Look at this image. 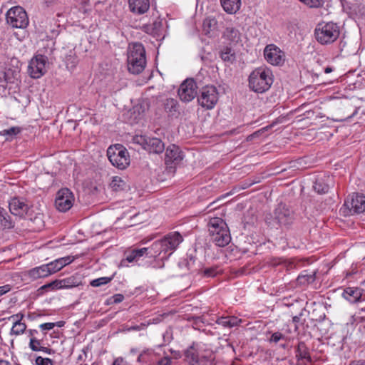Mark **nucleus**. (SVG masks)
Returning a JSON list of instances; mask_svg holds the SVG:
<instances>
[{
    "label": "nucleus",
    "instance_id": "45",
    "mask_svg": "<svg viewBox=\"0 0 365 365\" xmlns=\"http://www.w3.org/2000/svg\"><path fill=\"white\" fill-rule=\"evenodd\" d=\"M30 220L36 225V226L32 227L34 230H40L44 226L41 216H35L34 219L31 218Z\"/></svg>",
    "mask_w": 365,
    "mask_h": 365
},
{
    "label": "nucleus",
    "instance_id": "27",
    "mask_svg": "<svg viewBox=\"0 0 365 365\" xmlns=\"http://www.w3.org/2000/svg\"><path fill=\"white\" fill-rule=\"evenodd\" d=\"M178 103L174 98H168L164 102V109L171 116H178L180 114Z\"/></svg>",
    "mask_w": 365,
    "mask_h": 365
},
{
    "label": "nucleus",
    "instance_id": "33",
    "mask_svg": "<svg viewBox=\"0 0 365 365\" xmlns=\"http://www.w3.org/2000/svg\"><path fill=\"white\" fill-rule=\"evenodd\" d=\"M61 282H60V279H56L54 281H52L49 283H47V284L41 286L38 289V292L40 294H42L44 292H48L50 290L59 289H61Z\"/></svg>",
    "mask_w": 365,
    "mask_h": 365
},
{
    "label": "nucleus",
    "instance_id": "51",
    "mask_svg": "<svg viewBox=\"0 0 365 365\" xmlns=\"http://www.w3.org/2000/svg\"><path fill=\"white\" fill-rule=\"evenodd\" d=\"M195 262V259L193 257H190V259L187 262L186 266L189 270L192 272L200 273V269L194 267Z\"/></svg>",
    "mask_w": 365,
    "mask_h": 365
},
{
    "label": "nucleus",
    "instance_id": "17",
    "mask_svg": "<svg viewBox=\"0 0 365 365\" xmlns=\"http://www.w3.org/2000/svg\"><path fill=\"white\" fill-rule=\"evenodd\" d=\"M9 207L11 214L20 217L26 215L29 210V206L26 202V200L19 197H14L11 199L9 202Z\"/></svg>",
    "mask_w": 365,
    "mask_h": 365
},
{
    "label": "nucleus",
    "instance_id": "39",
    "mask_svg": "<svg viewBox=\"0 0 365 365\" xmlns=\"http://www.w3.org/2000/svg\"><path fill=\"white\" fill-rule=\"evenodd\" d=\"M153 356L152 351L149 350L143 351L138 357V361L140 363H148L150 361Z\"/></svg>",
    "mask_w": 365,
    "mask_h": 365
},
{
    "label": "nucleus",
    "instance_id": "61",
    "mask_svg": "<svg viewBox=\"0 0 365 365\" xmlns=\"http://www.w3.org/2000/svg\"><path fill=\"white\" fill-rule=\"evenodd\" d=\"M212 358V354L211 352L209 353V355H202L200 356V363L203 360L208 361L211 360Z\"/></svg>",
    "mask_w": 365,
    "mask_h": 365
},
{
    "label": "nucleus",
    "instance_id": "53",
    "mask_svg": "<svg viewBox=\"0 0 365 365\" xmlns=\"http://www.w3.org/2000/svg\"><path fill=\"white\" fill-rule=\"evenodd\" d=\"M172 364V359L170 356H164L161 359H160L155 365H171Z\"/></svg>",
    "mask_w": 365,
    "mask_h": 365
},
{
    "label": "nucleus",
    "instance_id": "12",
    "mask_svg": "<svg viewBox=\"0 0 365 365\" xmlns=\"http://www.w3.org/2000/svg\"><path fill=\"white\" fill-rule=\"evenodd\" d=\"M264 56L267 61L274 66H281L285 61L284 52L274 44H269L264 48Z\"/></svg>",
    "mask_w": 365,
    "mask_h": 365
},
{
    "label": "nucleus",
    "instance_id": "44",
    "mask_svg": "<svg viewBox=\"0 0 365 365\" xmlns=\"http://www.w3.org/2000/svg\"><path fill=\"white\" fill-rule=\"evenodd\" d=\"M57 261L56 259L53 262H51L48 264H46V266L47 267V270L48 272V274L51 275L53 273H56V272L61 270L60 267H58V264H57Z\"/></svg>",
    "mask_w": 365,
    "mask_h": 365
},
{
    "label": "nucleus",
    "instance_id": "48",
    "mask_svg": "<svg viewBox=\"0 0 365 365\" xmlns=\"http://www.w3.org/2000/svg\"><path fill=\"white\" fill-rule=\"evenodd\" d=\"M123 299H124V296L123 294H114L113 297H111L108 299V304H118V303L123 302Z\"/></svg>",
    "mask_w": 365,
    "mask_h": 365
},
{
    "label": "nucleus",
    "instance_id": "62",
    "mask_svg": "<svg viewBox=\"0 0 365 365\" xmlns=\"http://www.w3.org/2000/svg\"><path fill=\"white\" fill-rule=\"evenodd\" d=\"M40 351L45 352L46 354H51L54 353V351L53 349H49L48 347L42 346L40 347Z\"/></svg>",
    "mask_w": 365,
    "mask_h": 365
},
{
    "label": "nucleus",
    "instance_id": "5",
    "mask_svg": "<svg viewBox=\"0 0 365 365\" xmlns=\"http://www.w3.org/2000/svg\"><path fill=\"white\" fill-rule=\"evenodd\" d=\"M339 26L333 22L319 24L314 31L317 41L324 45L334 42L339 38Z\"/></svg>",
    "mask_w": 365,
    "mask_h": 365
},
{
    "label": "nucleus",
    "instance_id": "14",
    "mask_svg": "<svg viewBox=\"0 0 365 365\" xmlns=\"http://www.w3.org/2000/svg\"><path fill=\"white\" fill-rule=\"evenodd\" d=\"M182 159V152L178 146L173 144L167 148L165 157V163L167 167L170 169L175 168Z\"/></svg>",
    "mask_w": 365,
    "mask_h": 365
},
{
    "label": "nucleus",
    "instance_id": "29",
    "mask_svg": "<svg viewBox=\"0 0 365 365\" xmlns=\"http://www.w3.org/2000/svg\"><path fill=\"white\" fill-rule=\"evenodd\" d=\"M220 56L224 62L228 63H232L236 58L235 51L229 46H225L220 51Z\"/></svg>",
    "mask_w": 365,
    "mask_h": 365
},
{
    "label": "nucleus",
    "instance_id": "58",
    "mask_svg": "<svg viewBox=\"0 0 365 365\" xmlns=\"http://www.w3.org/2000/svg\"><path fill=\"white\" fill-rule=\"evenodd\" d=\"M151 25L153 26L155 34H158V33L160 31V29L162 26L161 22L155 21Z\"/></svg>",
    "mask_w": 365,
    "mask_h": 365
},
{
    "label": "nucleus",
    "instance_id": "26",
    "mask_svg": "<svg viewBox=\"0 0 365 365\" xmlns=\"http://www.w3.org/2000/svg\"><path fill=\"white\" fill-rule=\"evenodd\" d=\"M222 36L232 43H237L240 40V33L234 27H227L223 32Z\"/></svg>",
    "mask_w": 365,
    "mask_h": 365
},
{
    "label": "nucleus",
    "instance_id": "1",
    "mask_svg": "<svg viewBox=\"0 0 365 365\" xmlns=\"http://www.w3.org/2000/svg\"><path fill=\"white\" fill-rule=\"evenodd\" d=\"M182 240L183 238L178 232H171L163 239L153 242L150 247H145L147 250L145 254L149 257H156L163 255L161 259H167Z\"/></svg>",
    "mask_w": 365,
    "mask_h": 365
},
{
    "label": "nucleus",
    "instance_id": "15",
    "mask_svg": "<svg viewBox=\"0 0 365 365\" xmlns=\"http://www.w3.org/2000/svg\"><path fill=\"white\" fill-rule=\"evenodd\" d=\"M46 58L38 56L32 58L28 67V71L33 78H38L46 73Z\"/></svg>",
    "mask_w": 365,
    "mask_h": 365
},
{
    "label": "nucleus",
    "instance_id": "60",
    "mask_svg": "<svg viewBox=\"0 0 365 365\" xmlns=\"http://www.w3.org/2000/svg\"><path fill=\"white\" fill-rule=\"evenodd\" d=\"M11 289L10 285H4L0 287V296H2L3 294L7 293Z\"/></svg>",
    "mask_w": 365,
    "mask_h": 365
},
{
    "label": "nucleus",
    "instance_id": "30",
    "mask_svg": "<svg viewBox=\"0 0 365 365\" xmlns=\"http://www.w3.org/2000/svg\"><path fill=\"white\" fill-rule=\"evenodd\" d=\"M14 227V223L10 215L5 209L0 207V228L11 229Z\"/></svg>",
    "mask_w": 365,
    "mask_h": 365
},
{
    "label": "nucleus",
    "instance_id": "36",
    "mask_svg": "<svg viewBox=\"0 0 365 365\" xmlns=\"http://www.w3.org/2000/svg\"><path fill=\"white\" fill-rule=\"evenodd\" d=\"M26 329V325L25 323L14 322L13 327L11 329L10 334L11 335H19L25 332Z\"/></svg>",
    "mask_w": 365,
    "mask_h": 365
},
{
    "label": "nucleus",
    "instance_id": "31",
    "mask_svg": "<svg viewBox=\"0 0 365 365\" xmlns=\"http://www.w3.org/2000/svg\"><path fill=\"white\" fill-rule=\"evenodd\" d=\"M21 132V128L18 126L11 127L0 132V135L5 137V140L11 141Z\"/></svg>",
    "mask_w": 365,
    "mask_h": 365
},
{
    "label": "nucleus",
    "instance_id": "52",
    "mask_svg": "<svg viewBox=\"0 0 365 365\" xmlns=\"http://www.w3.org/2000/svg\"><path fill=\"white\" fill-rule=\"evenodd\" d=\"M216 322L224 327H230V319H229V316L222 317L218 318Z\"/></svg>",
    "mask_w": 365,
    "mask_h": 365
},
{
    "label": "nucleus",
    "instance_id": "22",
    "mask_svg": "<svg viewBox=\"0 0 365 365\" xmlns=\"http://www.w3.org/2000/svg\"><path fill=\"white\" fill-rule=\"evenodd\" d=\"M61 289H69L82 284V277L80 274H75L69 277L60 279Z\"/></svg>",
    "mask_w": 365,
    "mask_h": 365
},
{
    "label": "nucleus",
    "instance_id": "10",
    "mask_svg": "<svg viewBox=\"0 0 365 365\" xmlns=\"http://www.w3.org/2000/svg\"><path fill=\"white\" fill-rule=\"evenodd\" d=\"M134 140L143 146V148L150 153H161L165 150V145L163 141L158 138H150L147 136H135Z\"/></svg>",
    "mask_w": 365,
    "mask_h": 365
},
{
    "label": "nucleus",
    "instance_id": "42",
    "mask_svg": "<svg viewBox=\"0 0 365 365\" xmlns=\"http://www.w3.org/2000/svg\"><path fill=\"white\" fill-rule=\"evenodd\" d=\"M310 8H319L322 6L324 0H299Z\"/></svg>",
    "mask_w": 365,
    "mask_h": 365
},
{
    "label": "nucleus",
    "instance_id": "59",
    "mask_svg": "<svg viewBox=\"0 0 365 365\" xmlns=\"http://www.w3.org/2000/svg\"><path fill=\"white\" fill-rule=\"evenodd\" d=\"M113 365H128V364L122 357H119L115 359Z\"/></svg>",
    "mask_w": 365,
    "mask_h": 365
},
{
    "label": "nucleus",
    "instance_id": "19",
    "mask_svg": "<svg viewBox=\"0 0 365 365\" xmlns=\"http://www.w3.org/2000/svg\"><path fill=\"white\" fill-rule=\"evenodd\" d=\"M128 8L135 15H143L150 9V0H128Z\"/></svg>",
    "mask_w": 365,
    "mask_h": 365
},
{
    "label": "nucleus",
    "instance_id": "57",
    "mask_svg": "<svg viewBox=\"0 0 365 365\" xmlns=\"http://www.w3.org/2000/svg\"><path fill=\"white\" fill-rule=\"evenodd\" d=\"M229 319H230V327L237 326L240 322V320H238V319L235 317L229 316Z\"/></svg>",
    "mask_w": 365,
    "mask_h": 365
},
{
    "label": "nucleus",
    "instance_id": "38",
    "mask_svg": "<svg viewBox=\"0 0 365 365\" xmlns=\"http://www.w3.org/2000/svg\"><path fill=\"white\" fill-rule=\"evenodd\" d=\"M16 74L14 70L9 68L3 73V78L6 83H13L16 78Z\"/></svg>",
    "mask_w": 365,
    "mask_h": 365
},
{
    "label": "nucleus",
    "instance_id": "8",
    "mask_svg": "<svg viewBox=\"0 0 365 365\" xmlns=\"http://www.w3.org/2000/svg\"><path fill=\"white\" fill-rule=\"evenodd\" d=\"M6 21L12 27L25 28L29 24L26 11L21 6H14L6 13Z\"/></svg>",
    "mask_w": 365,
    "mask_h": 365
},
{
    "label": "nucleus",
    "instance_id": "20",
    "mask_svg": "<svg viewBox=\"0 0 365 365\" xmlns=\"http://www.w3.org/2000/svg\"><path fill=\"white\" fill-rule=\"evenodd\" d=\"M146 250L145 248H141L125 252V258L120 261V266L128 267V262H137L141 257L145 255Z\"/></svg>",
    "mask_w": 365,
    "mask_h": 365
},
{
    "label": "nucleus",
    "instance_id": "4",
    "mask_svg": "<svg viewBox=\"0 0 365 365\" xmlns=\"http://www.w3.org/2000/svg\"><path fill=\"white\" fill-rule=\"evenodd\" d=\"M273 83L272 74L269 69L257 68L249 76V86L256 93L267 91Z\"/></svg>",
    "mask_w": 365,
    "mask_h": 365
},
{
    "label": "nucleus",
    "instance_id": "18",
    "mask_svg": "<svg viewBox=\"0 0 365 365\" xmlns=\"http://www.w3.org/2000/svg\"><path fill=\"white\" fill-rule=\"evenodd\" d=\"M344 205L350 210H353L354 213L360 214L365 212V196L354 193L351 200L349 199L345 201Z\"/></svg>",
    "mask_w": 365,
    "mask_h": 365
},
{
    "label": "nucleus",
    "instance_id": "23",
    "mask_svg": "<svg viewBox=\"0 0 365 365\" xmlns=\"http://www.w3.org/2000/svg\"><path fill=\"white\" fill-rule=\"evenodd\" d=\"M224 11L230 14L237 13L241 6V0H220Z\"/></svg>",
    "mask_w": 365,
    "mask_h": 365
},
{
    "label": "nucleus",
    "instance_id": "2",
    "mask_svg": "<svg viewBox=\"0 0 365 365\" xmlns=\"http://www.w3.org/2000/svg\"><path fill=\"white\" fill-rule=\"evenodd\" d=\"M128 70L130 73L139 74L142 73L146 66L145 50L140 43H134L128 47Z\"/></svg>",
    "mask_w": 365,
    "mask_h": 365
},
{
    "label": "nucleus",
    "instance_id": "16",
    "mask_svg": "<svg viewBox=\"0 0 365 365\" xmlns=\"http://www.w3.org/2000/svg\"><path fill=\"white\" fill-rule=\"evenodd\" d=\"M295 358L297 365H307V363H312L309 348L303 341H299L295 346Z\"/></svg>",
    "mask_w": 365,
    "mask_h": 365
},
{
    "label": "nucleus",
    "instance_id": "11",
    "mask_svg": "<svg viewBox=\"0 0 365 365\" xmlns=\"http://www.w3.org/2000/svg\"><path fill=\"white\" fill-rule=\"evenodd\" d=\"M274 220L280 226L289 227L295 220L294 212L285 205L279 204L274 210Z\"/></svg>",
    "mask_w": 365,
    "mask_h": 365
},
{
    "label": "nucleus",
    "instance_id": "54",
    "mask_svg": "<svg viewBox=\"0 0 365 365\" xmlns=\"http://www.w3.org/2000/svg\"><path fill=\"white\" fill-rule=\"evenodd\" d=\"M141 29L143 31L148 34H150V35H153V36H155L156 34L154 31V29L153 27V26L151 24H144L142 27H141Z\"/></svg>",
    "mask_w": 365,
    "mask_h": 365
},
{
    "label": "nucleus",
    "instance_id": "49",
    "mask_svg": "<svg viewBox=\"0 0 365 365\" xmlns=\"http://www.w3.org/2000/svg\"><path fill=\"white\" fill-rule=\"evenodd\" d=\"M35 362L36 365H53L51 359L41 356H37Z\"/></svg>",
    "mask_w": 365,
    "mask_h": 365
},
{
    "label": "nucleus",
    "instance_id": "25",
    "mask_svg": "<svg viewBox=\"0 0 365 365\" xmlns=\"http://www.w3.org/2000/svg\"><path fill=\"white\" fill-rule=\"evenodd\" d=\"M316 279V272L308 273L307 271H304L297 278V284L299 286L306 287L313 283Z\"/></svg>",
    "mask_w": 365,
    "mask_h": 365
},
{
    "label": "nucleus",
    "instance_id": "24",
    "mask_svg": "<svg viewBox=\"0 0 365 365\" xmlns=\"http://www.w3.org/2000/svg\"><path fill=\"white\" fill-rule=\"evenodd\" d=\"M184 354L185 361L190 365H200V356L193 346L187 348Z\"/></svg>",
    "mask_w": 365,
    "mask_h": 365
},
{
    "label": "nucleus",
    "instance_id": "28",
    "mask_svg": "<svg viewBox=\"0 0 365 365\" xmlns=\"http://www.w3.org/2000/svg\"><path fill=\"white\" fill-rule=\"evenodd\" d=\"M28 275L33 279H37L49 276L46 264H43L29 270Z\"/></svg>",
    "mask_w": 365,
    "mask_h": 365
},
{
    "label": "nucleus",
    "instance_id": "37",
    "mask_svg": "<svg viewBox=\"0 0 365 365\" xmlns=\"http://www.w3.org/2000/svg\"><path fill=\"white\" fill-rule=\"evenodd\" d=\"M77 57L73 52L71 51L70 53L68 54L65 58V63L68 69H73L76 67L77 64Z\"/></svg>",
    "mask_w": 365,
    "mask_h": 365
},
{
    "label": "nucleus",
    "instance_id": "3",
    "mask_svg": "<svg viewBox=\"0 0 365 365\" xmlns=\"http://www.w3.org/2000/svg\"><path fill=\"white\" fill-rule=\"evenodd\" d=\"M209 232L211 241L218 247H225L231 241L229 228L226 222L220 217L210 219L209 224Z\"/></svg>",
    "mask_w": 365,
    "mask_h": 365
},
{
    "label": "nucleus",
    "instance_id": "9",
    "mask_svg": "<svg viewBox=\"0 0 365 365\" xmlns=\"http://www.w3.org/2000/svg\"><path fill=\"white\" fill-rule=\"evenodd\" d=\"M74 200V195L68 188H61L56 193L55 206L58 211L66 212L72 207Z\"/></svg>",
    "mask_w": 365,
    "mask_h": 365
},
{
    "label": "nucleus",
    "instance_id": "40",
    "mask_svg": "<svg viewBox=\"0 0 365 365\" xmlns=\"http://www.w3.org/2000/svg\"><path fill=\"white\" fill-rule=\"evenodd\" d=\"M42 339H38L37 337L30 339L29 348L34 351H39Z\"/></svg>",
    "mask_w": 365,
    "mask_h": 365
},
{
    "label": "nucleus",
    "instance_id": "46",
    "mask_svg": "<svg viewBox=\"0 0 365 365\" xmlns=\"http://www.w3.org/2000/svg\"><path fill=\"white\" fill-rule=\"evenodd\" d=\"M217 273V271L214 267H208L205 268L203 270L200 269L199 274H202L204 277H213Z\"/></svg>",
    "mask_w": 365,
    "mask_h": 365
},
{
    "label": "nucleus",
    "instance_id": "55",
    "mask_svg": "<svg viewBox=\"0 0 365 365\" xmlns=\"http://www.w3.org/2000/svg\"><path fill=\"white\" fill-rule=\"evenodd\" d=\"M39 327L41 330H51L54 328V324L53 322H48L41 324Z\"/></svg>",
    "mask_w": 365,
    "mask_h": 365
},
{
    "label": "nucleus",
    "instance_id": "47",
    "mask_svg": "<svg viewBox=\"0 0 365 365\" xmlns=\"http://www.w3.org/2000/svg\"><path fill=\"white\" fill-rule=\"evenodd\" d=\"M287 339V337L283 334H282L281 332L277 331L272 334V336L269 339V341L276 344L278 341H279L281 339Z\"/></svg>",
    "mask_w": 365,
    "mask_h": 365
},
{
    "label": "nucleus",
    "instance_id": "41",
    "mask_svg": "<svg viewBox=\"0 0 365 365\" xmlns=\"http://www.w3.org/2000/svg\"><path fill=\"white\" fill-rule=\"evenodd\" d=\"M111 277H100L96 279H93L91 282L90 284L92 287H100L103 284H106L111 281Z\"/></svg>",
    "mask_w": 365,
    "mask_h": 365
},
{
    "label": "nucleus",
    "instance_id": "6",
    "mask_svg": "<svg viewBox=\"0 0 365 365\" xmlns=\"http://www.w3.org/2000/svg\"><path fill=\"white\" fill-rule=\"evenodd\" d=\"M107 155L111 164L120 170L125 169L130 164L128 153L121 145L110 146L107 150Z\"/></svg>",
    "mask_w": 365,
    "mask_h": 365
},
{
    "label": "nucleus",
    "instance_id": "7",
    "mask_svg": "<svg viewBox=\"0 0 365 365\" xmlns=\"http://www.w3.org/2000/svg\"><path fill=\"white\" fill-rule=\"evenodd\" d=\"M219 93L214 86H205L200 91L197 96L199 105L206 110H210L215 107L218 101Z\"/></svg>",
    "mask_w": 365,
    "mask_h": 365
},
{
    "label": "nucleus",
    "instance_id": "35",
    "mask_svg": "<svg viewBox=\"0 0 365 365\" xmlns=\"http://www.w3.org/2000/svg\"><path fill=\"white\" fill-rule=\"evenodd\" d=\"M217 21L215 18L207 17L203 21V31L205 34L215 29L217 26Z\"/></svg>",
    "mask_w": 365,
    "mask_h": 365
},
{
    "label": "nucleus",
    "instance_id": "32",
    "mask_svg": "<svg viewBox=\"0 0 365 365\" xmlns=\"http://www.w3.org/2000/svg\"><path fill=\"white\" fill-rule=\"evenodd\" d=\"M313 187L319 194L327 193L329 189V186L325 182V180L319 178L316 179Z\"/></svg>",
    "mask_w": 365,
    "mask_h": 365
},
{
    "label": "nucleus",
    "instance_id": "50",
    "mask_svg": "<svg viewBox=\"0 0 365 365\" xmlns=\"http://www.w3.org/2000/svg\"><path fill=\"white\" fill-rule=\"evenodd\" d=\"M272 126V125H271L269 126H266V127L263 128L262 129H260V130L253 133L252 134H251L247 137V141L252 140L255 138L259 136V135H261L264 130H268V129L269 128H271Z\"/></svg>",
    "mask_w": 365,
    "mask_h": 365
},
{
    "label": "nucleus",
    "instance_id": "56",
    "mask_svg": "<svg viewBox=\"0 0 365 365\" xmlns=\"http://www.w3.org/2000/svg\"><path fill=\"white\" fill-rule=\"evenodd\" d=\"M24 317V315L21 313H18L11 316L9 319H13L14 322H21V320Z\"/></svg>",
    "mask_w": 365,
    "mask_h": 365
},
{
    "label": "nucleus",
    "instance_id": "13",
    "mask_svg": "<svg viewBox=\"0 0 365 365\" xmlns=\"http://www.w3.org/2000/svg\"><path fill=\"white\" fill-rule=\"evenodd\" d=\"M197 85L193 79H186L178 89V96L181 101L190 102L197 96Z\"/></svg>",
    "mask_w": 365,
    "mask_h": 365
},
{
    "label": "nucleus",
    "instance_id": "34",
    "mask_svg": "<svg viewBox=\"0 0 365 365\" xmlns=\"http://www.w3.org/2000/svg\"><path fill=\"white\" fill-rule=\"evenodd\" d=\"M111 188L114 191H120L125 188L126 182L120 177L114 176L110 184Z\"/></svg>",
    "mask_w": 365,
    "mask_h": 365
},
{
    "label": "nucleus",
    "instance_id": "63",
    "mask_svg": "<svg viewBox=\"0 0 365 365\" xmlns=\"http://www.w3.org/2000/svg\"><path fill=\"white\" fill-rule=\"evenodd\" d=\"M170 352L173 354V357L175 359H180L181 357V354L178 351H173L170 349Z\"/></svg>",
    "mask_w": 365,
    "mask_h": 365
},
{
    "label": "nucleus",
    "instance_id": "21",
    "mask_svg": "<svg viewBox=\"0 0 365 365\" xmlns=\"http://www.w3.org/2000/svg\"><path fill=\"white\" fill-rule=\"evenodd\" d=\"M342 296L350 303H356L361 298V289L354 287H346L342 294Z\"/></svg>",
    "mask_w": 365,
    "mask_h": 365
},
{
    "label": "nucleus",
    "instance_id": "43",
    "mask_svg": "<svg viewBox=\"0 0 365 365\" xmlns=\"http://www.w3.org/2000/svg\"><path fill=\"white\" fill-rule=\"evenodd\" d=\"M73 260L74 257L71 256H67L56 259V261L58 262L57 264L61 269L66 265L71 264Z\"/></svg>",
    "mask_w": 365,
    "mask_h": 365
},
{
    "label": "nucleus",
    "instance_id": "64",
    "mask_svg": "<svg viewBox=\"0 0 365 365\" xmlns=\"http://www.w3.org/2000/svg\"><path fill=\"white\" fill-rule=\"evenodd\" d=\"M349 365H365V361H353Z\"/></svg>",
    "mask_w": 365,
    "mask_h": 365
}]
</instances>
